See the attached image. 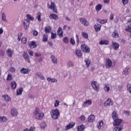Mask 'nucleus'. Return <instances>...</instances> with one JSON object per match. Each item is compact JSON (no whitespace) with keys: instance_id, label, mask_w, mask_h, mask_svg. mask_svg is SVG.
Segmentation results:
<instances>
[{"instance_id":"6e6d98bb","label":"nucleus","mask_w":131,"mask_h":131,"mask_svg":"<svg viewBox=\"0 0 131 131\" xmlns=\"http://www.w3.org/2000/svg\"><path fill=\"white\" fill-rule=\"evenodd\" d=\"M46 126H47V125H46V123H42L40 124L41 128H46Z\"/></svg>"},{"instance_id":"ddd939ff","label":"nucleus","mask_w":131,"mask_h":131,"mask_svg":"<svg viewBox=\"0 0 131 131\" xmlns=\"http://www.w3.org/2000/svg\"><path fill=\"white\" fill-rule=\"evenodd\" d=\"M23 57L26 60V61H27L28 63H30V58H29V56L28 55V53H27V52H24L23 54Z\"/></svg>"},{"instance_id":"5701e85b","label":"nucleus","mask_w":131,"mask_h":131,"mask_svg":"<svg viewBox=\"0 0 131 131\" xmlns=\"http://www.w3.org/2000/svg\"><path fill=\"white\" fill-rule=\"evenodd\" d=\"M57 34L60 37H62L63 36V30L62 28H59L57 31Z\"/></svg>"},{"instance_id":"e2e57ef3","label":"nucleus","mask_w":131,"mask_h":131,"mask_svg":"<svg viewBox=\"0 0 131 131\" xmlns=\"http://www.w3.org/2000/svg\"><path fill=\"white\" fill-rule=\"evenodd\" d=\"M33 35L34 36H37V35H38V32H37V31H36L35 30H34L33 31Z\"/></svg>"},{"instance_id":"0eeeda50","label":"nucleus","mask_w":131,"mask_h":131,"mask_svg":"<svg viewBox=\"0 0 131 131\" xmlns=\"http://www.w3.org/2000/svg\"><path fill=\"white\" fill-rule=\"evenodd\" d=\"M113 105V101L111 98H108L104 102L105 107H108V106H112Z\"/></svg>"},{"instance_id":"13d9d810","label":"nucleus","mask_w":131,"mask_h":131,"mask_svg":"<svg viewBox=\"0 0 131 131\" xmlns=\"http://www.w3.org/2000/svg\"><path fill=\"white\" fill-rule=\"evenodd\" d=\"M0 56H5V50L1 49L0 51Z\"/></svg>"},{"instance_id":"9d476101","label":"nucleus","mask_w":131,"mask_h":131,"mask_svg":"<svg viewBox=\"0 0 131 131\" xmlns=\"http://www.w3.org/2000/svg\"><path fill=\"white\" fill-rule=\"evenodd\" d=\"M29 25H30V21L29 19H25L24 21V27L26 30L29 28Z\"/></svg>"},{"instance_id":"7c9ffc66","label":"nucleus","mask_w":131,"mask_h":131,"mask_svg":"<svg viewBox=\"0 0 131 131\" xmlns=\"http://www.w3.org/2000/svg\"><path fill=\"white\" fill-rule=\"evenodd\" d=\"M47 81L49 82H57V81H58V80L56 79L55 78H48L47 79Z\"/></svg>"},{"instance_id":"09e8293b","label":"nucleus","mask_w":131,"mask_h":131,"mask_svg":"<svg viewBox=\"0 0 131 131\" xmlns=\"http://www.w3.org/2000/svg\"><path fill=\"white\" fill-rule=\"evenodd\" d=\"M1 121H3L4 122H6V121H7V118H6V117H5V116L1 117H0V122Z\"/></svg>"},{"instance_id":"864d4df0","label":"nucleus","mask_w":131,"mask_h":131,"mask_svg":"<svg viewBox=\"0 0 131 131\" xmlns=\"http://www.w3.org/2000/svg\"><path fill=\"white\" fill-rule=\"evenodd\" d=\"M103 126V121H101L99 122L98 125V128H101V127Z\"/></svg>"},{"instance_id":"338daca9","label":"nucleus","mask_w":131,"mask_h":131,"mask_svg":"<svg viewBox=\"0 0 131 131\" xmlns=\"http://www.w3.org/2000/svg\"><path fill=\"white\" fill-rule=\"evenodd\" d=\"M10 70L11 72H15L16 71V69L14 67H11Z\"/></svg>"},{"instance_id":"6e6552de","label":"nucleus","mask_w":131,"mask_h":131,"mask_svg":"<svg viewBox=\"0 0 131 131\" xmlns=\"http://www.w3.org/2000/svg\"><path fill=\"white\" fill-rule=\"evenodd\" d=\"M106 68L109 69L112 67V60L111 59L107 58L106 60V64H105Z\"/></svg>"},{"instance_id":"aec40b11","label":"nucleus","mask_w":131,"mask_h":131,"mask_svg":"<svg viewBox=\"0 0 131 131\" xmlns=\"http://www.w3.org/2000/svg\"><path fill=\"white\" fill-rule=\"evenodd\" d=\"M52 31V27L51 26H47L45 28V33H50Z\"/></svg>"},{"instance_id":"c85d7f7f","label":"nucleus","mask_w":131,"mask_h":131,"mask_svg":"<svg viewBox=\"0 0 131 131\" xmlns=\"http://www.w3.org/2000/svg\"><path fill=\"white\" fill-rule=\"evenodd\" d=\"M11 89L15 90L16 88H17V83L15 81H12L11 83Z\"/></svg>"},{"instance_id":"39448f33","label":"nucleus","mask_w":131,"mask_h":131,"mask_svg":"<svg viewBox=\"0 0 131 131\" xmlns=\"http://www.w3.org/2000/svg\"><path fill=\"white\" fill-rule=\"evenodd\" d=\"M81 50L84 53H90L91 50L90 49V47H89L86 45L83 44L81 46Z\"/></svg>"},{"instance_id":"a19ab883","label":"nucleus","mask_w":131,"mask_h":131,"mask_svg":"<svg viewBox=\"0 0 131 131\" xmlns=\"http://www.w3.org/2000/svg\"><path fill=\"white\" fill-rule=\"evenodd\" d=\"M84 128H85L84 126H83V125H81L78 127L77 130L83 131V129H84Z\"/></svg>"},{"instance_id":"4be33fe9","label":"nucleus","mask_w":131,"mask_h":131,"mask_svg":"<svg viewBox=\"0 0 131 131\" xmlns=\"http://www.w3.org/2000/svg\"><path fill=\"white\" fill-rule=\"evenodd\" d=\"M50 19H53L54 20H58V15L56 14H51L49 16Z\"/></svg>"},{"instance_id":"cd10ccee","label":"nucleus","mask_w":131,"mask_h":131,"mask_svg":"<svg viewBox=\"0 0 131 131\" xmlns=\"http://www.w3.org/2000/svg\"><path fill=\"white\" fill-rule=\"evenodd\" d=\"M112 36L113 37H114V38H117L119 36V35L118 34V32H117V31H114V32L112 34Z\"/></svg>"},{"instance_id":"2eb2a0df","label":"nucleus","mask_w":131,"mask_h":131,"mask_svg":"<svg viewBox=\"0 0 131 131\" xmlns=\"http://www.w3.org/2000/svg\"><path fill=\"white\" fill-rule=\"evenodd\" d=\"M11 113L12 116H17V115H18V111H17V109L13 107L11 111Z\"/></svg>"},{"instance_id":"e433bc0d","label":"nucleus","mask_w":131,"mask_h":131,"mask_svg":"<svg viewBox=\"0 0 131 131\" xmlns=\"http://www.w3.org/2000/svg\"><path fill=\"white\" fill-rule=\"evenodd\" d=\"M84 62L86 63L87 68H89V67H90V65H91V60H90V59H86L84 60Z\"/></svg>"},{"instance_id":"473e14b6","label":"nucleus","mask_w":131,"mask_h":131,"mask_svg":"<svg viewBox=\"0 0 131 131\" xmlns=\"http://www.w3.org/2000/svg\"><path fill=\"white\" fill-rule=\"evenodd\" d=\"M122 128H123V126H117L114 128V131H121Z\"/></svg>"},{"instance_id":"37998d69","label":"nucleus","mask_w":131,"mask_h":131,"mask_svg":"<svg viewBox=\"0 0 131 131\" xmlns=\"http://www.w3.org/2000/svg\"><path fill=\"white\" fill-rule=\"evenodd\" d=\"M104 91L105 92H109V91H110V86H109V84H105Z\"/></svg>"},{"instance_id":"c03bdc74","label":"nucleus","mask_w":131,"mask_h":131,"mask_svg":"<svg viewBox=\"0 0 131 131\" xmlns=\"http://www.w3.org/2000/svg\"><path fill=\"white\" fill-rule=\"evenodd\" d=\"M2 19L3 21H5V22H8V20L6 19V14H5V13H3L2 14Z\"/></svg>"},{"instance_id":"4c0bfd02","label":"nucleus","mask_w":131,"mask_h":131,"mask_svg":"<svg viewBox=\"0 0 131 131\" xmlns=\"http://www.w3.org/2000/svg\"><path fill=\"white\" fill-rule=\"evenodd\" d=\"M98 22H99V23H100V24H104V23H107V19H98L97 20Z\"/></svg>"},{"instance_id":"dca6fc26","label":"nucleus","mask_w":131,"mask_h":131,"mask_svg":"<svg viewBox=\"0 0 131 131\" xmlns=\"http://www.w3.org/2000/svg\"><path fill=\"white\" fill-rule=\"evenodd\" d=\"M20 72L23 74H29L30 71L29 69H26L23 68L20 70Z\"/></svg>"},{"instance_id":"20e7f679","label":"nucleus","mask_w":131,"mask_h":131,"mask_svg":"<svg viewBox=\"0 0 131 131\" xmlns=\"http://www.w3.org/2000/svg\"><path fill=\"white\" fill-rule=\"evenodd\" d=\"M114 126H123L121 123H122V120L120 119H116L114 120Z\"/></svg>"},{"instance_id":"a18cd8bd","label":"nucleus","mask_w":131,"mask_h":131,"mask_svg":"<svg viewBox=\"0 0 131 131\" xmlns=\"http://www.w3.org/2000/svg\"><path fill=\"white\" fill-rule=\"evenodd\" d=\"M37 17L38 21H39V22H40V21H41V18H40V17H41V14L40 13V12L37 13Z\"/></svg>"},{"instance_id":"5fc2aeb1","label":"nucleus","mask_w":131,"mask_h":131,"mask_svg":"<svg viewBox=\"0 0 131 131\" xmlns=\"http://www.w3.org/2000/svg\"><path fill=\"white\" fill-rule=\"evenodd\" d=\"M123 114H125V115L127 116H129V112L128 111H124L123 112Z\"/></svg>"},{"instance_id":"2f4dec72","label":"nucleus","mask_w":131,"mask_h":131,"mask_svg":"<svg viewBox=\"0 0 131 131\" xmlns=\"http://www.w3.org/2000/svg\"><path fill=\"white\" fill-rule=\"evenodd\" d=\"M23 92V88H20L19 89H18L16 91V94L17 96H19L20 95H22V92Z\"/></svg>"},{"instance_id":"49530a36","label":"nucleus","mask_w":131,"mask_h":131,"mask_svg":"<svg viewBox=\"0 0 131 131\" xmlns=\"http://www.w3.org/2000/svg\"><path fill=\"white\" fill-rule=\"evenodd\" d=\"M3 97L4 98L5 100L7 101V102H9L11 99L8 95L3 96Z\"/></svg>"},{"instance_id":"f704fd0d","label":"nucleus","mask_w":131,"mask_h":131,"mask_svg":"<svg viewBox=\"0 0 131 131\" xmlns=\"http://www.w3.org/2000/svg\"><path fill=\"white\" fill-rule=\"evenodd\" d=\"M48 35L47 34H44L43 35L42 41H43V42H47V41H48Z\"/></svg>"},{"instance_id":"79ce46f5","label":"nucleus","mask_w":131,"mask_h":131,"mask_svg":"<svg viewBox=\"0 0 131 131\" xmlns=\"http://www.w3.org/2000/svg\"><path fill=\"white\" fill-rule=\"evenodd\" d=\"M7 80L10 81V80H13V76L12 75L8 74L7 78Z\"/></svg>"},{"instance_id":"423d86ee","label":"nucleus","mask_w":131,"mask_h":131,"mask_svg":"<svg viewBox=\"0 0 131 131\" xmlns=\"http://www.w3.org/2000/svg\"><path fill=\"white\" fill-rule=\"evenodd\" d=\"M48 6L49 7L51 10H53L54 13H57V7L56 6L55 3L51 2V6H50V4H48Z\"/></svg>"},{"instance_id":"bf43d9fd","label":"nucleus","mask_w":131,"mask_h":131,"mask_svg":"<svg viewBox=\"0 0 131 131\" xmlns=\"http://www.w3.org/2000/svg\"><path fill=\"white\" fill-rule=\"evenodd\" d=\"M82 36H83V37H84L85 38H89V35L86 33L83 32Z\"/></svg>"},{"instance_id":"c9c22d12","label":"nucleus","mask_w":131,"mask_h":131,"mask_svg":"<svg viewBox=\"0 0 131 131\" xmlns=\"http://www.w3.org/2000/svg\"><path fill=\"white\" fill-rule=\"evenodd\" d=\"M102 7H103V5L101 4H98L96 7L95 9L96 11H101V9H102Z\"/></svg>"},{"instance_id":"774afa93","label":"nucleus","mask_w":131,"mask_h":131,"mask_svg":"<svg viewBox=\"0 0 131 131\" xmlns=\"http://www.w3.org/2000/svg\"><path fill=\"white\" fill-rule=\"evenodd\" d=\"M35 130V128H34V127H31L29 129V131H34Z\"/></svg>"},{"instance_id":"680f3d73","label":"nucleus","mask_w":131,"mask_h":131,"mask_svg":"<svg viewBox=\"0 0 131 131\" xmlns=\"http://www.w3.org/2000/svg\"><path fill=\"white\" fill-rule=\"evenodd\" d=\"M76 37L77 38V46H78L79 45V37H78V35H76Z\"/></svg>"},{"instance_id":"3c124183","label":"nucleus","mask_w":131,"mask_h":131,"mask_svg":"<svg viewBox=\"0 0 131 131\" xmlns=\"http://www.w3.org/2000/svg\"><path fill=\"white\" fill-rule=\"evenodd\" d=\"M56 36H57V34L56 33H51L52 39H54V38H56Z\"/></svg>"},{"instance_id":"69168bd1","label":"nucleus","mask_w":131,"mask_h":131,"mask_svg":"<svg viewBox=\"0 0 131 131\" xmlns=\"http://www.w3.org/2000/svg\"><path fill=\"white\" fill-rule=\"evenodd\" d=\"M23 34V33H20V34L18 35V40L19 41H20V40H21V37L22 36V35Z\"/></svg>"},{"instance_id":"b1692460","label":"nucleus","mask_w":131,"mask_h":131,"mask_svg":"<svg viewBox=\"0 0 131 131\" xmlns=\"http://www.w3.org/2000/svg\"><path fill=\"white\" fill-rule=\"evenodd\" d=\"M7 54L8 56L10 57V58H12V57H13V51H12L11 49H8V51H7Z\"/></svg>"},{"instance_id":"052dcab7","label":"nucleus","mask_w":131,"mask_h":131,"mask_svg":"<svg viewBox=\"0 0 131 131\" xmlns=\"http://www.w3.org/2000/svg\"><path fill=\"white\" fill-rule=\"evenodd\" d=\"M21 42L23 43H26L27 42V39L26 38H23L21 39Z\"/></svg>"},{"instance_id":"f03ea898","label":"nucleus","mask_w":131,"mask_h":131,"mask_svg":"<svg viewBox=\"0 0 131 131\" xmlns=\"http://www.w3.org/2000/svg\"><path fill=\"white\" fill-rule=\"evenodd\" d=\"M51 115L53 119H58V118H59V116H60L59 110H58V109L52 110L51 112Z\"/></svg>"},{"instance_id":"a878e982","label":"nucleus","mask_w":131,"mask_h":131,"mask_svg":"<svg viewBox=\"0 0 131 131\" xmlns=\"http://www.w3.org/2000/svg\"><path fill=\"white\" fill-rule=\"evenodd\" d=\"M51 58L52 59V61L54 64H57L58 63V59L54 56V55H51Z\"/></svg>"},{"instance_id":"c756f323","label":"nucleus","mask_w":131,"mask_h":131,"mask_svg":"<svg viewBox=\"0 0 131 131\" xmlns=\"http://www.w3.org/2000/svg\"><path fill=\"white\" fill-rule=\"evenodd\" d=\"M128 70H129V68L128 67H126L125 70L123 71V75H127L128 74Z\"/></svg>"},{"instance_id":"ea45409f","label":"nucleus","mask_w":131,"mask_h":131,"mask_svg":"<svg viewBox=\"0 0 131 131\" xmlns=\"http://www.w3.org/2000/svg\"><path fill=\"white\" fill-rule=\"evenodd\" d=\"M68 66L69 67H74V62L71 60H70L68 63Z\"/></svg>"},{"instance_id":"f3484780","label":"nucleus","mask_w":131,"mask_h":131,"mask_svg":"<svg viewBox=\"0 0 131 131\" xmlns=\"http://www.w3.org/2000/svg\"><path fill=\"white\" fill-rule=\"evenodd\" d=\"M75 125V123L73 122H71L69 124L66 126V130H68V129H70V128H72L73 126Z\"/></svg>"},{"instance_id":"412c9836","label":"nucleus","mask_w":131,"mask_h":131,"mask_svg":"<svg viewBox=\"0 0 131 131\" xmlns=\"http://www.w3.org/2000/svg\"><path fill=\"white\" fill-rule=\"evenodd\" d=\"M112 118L114 119V120H115V119H118V115H117V113L115 111H113L112 114Z\"/></svg>"},{"instance_id":"393cba45","label":"nucleus","mask_w":131,"mask_h":131,"mask_svg":"<svg viewBox=\"0 0 131 131\" xmlns=\"http://www.w3.org/2000/svg\"><path fill=\"white\" fill-rule=\"evenodd\" d=\"M75 53L76 56H77V57H82V53H81V51L77 49L75 51Z\"/></svg>"},{"instance_id":"bb28decb","label":"nucleus","mask_w":131,"mask_h":131,"mask_svg":"<svg viewBox=\"0 0 131 131\" xmlns=\"http://www.w3.org/2000/svg\"><path fill=\"white\" fill-rule=\"evenodd\" d=\"M95 120V116L93 115H90L88 118L89 122H93Z\"/></svg>"},{"instance_id":"72a5a7b5","label":"nucleus","mask_w":131,"mask_h":131,"mask_svg":"<svg viewBox=\"0 0 131 131\" xmlns=\"http://www.w3.org/2000/svg\"><path fill=\"white\" fill-rule=\"evenodd\" d=\"M99 45H109V41L107 40H101L99 42Z\"/></svg>"},{"instance_id":"de8ad7c7","label":"nucleus","mask_w":131,"mask_h":131,"mask_svg":"<svg viewBox=\"0 0 131 131\" xmlns=\"http://www.w3.org/2000/svg\"><path fill=\"white\" fill-rule=\"evenodd\" d=\"M37 76H38V78H40L42 80H43L45 79V77L41 74H39L38 73L36 74Z\"/></svg>"},{"instance_id":"f8f14e48","label":"nucleus","mask_w":131,"mask_h":131,"mask_svg":"<svg viewBox=\"0 0 131 131\" xmlns=\"http://www.w3.org/2000/svg\"><path fill=\"white\" fill-rule=\"evenodd\" d=\"M23 57L26 60V61H27L28 63H30V58H29V56L28 55V53H27V52H24L23 54Z\"/></svg>"},{"instance_id":"4468645a","label":"nucleus","mask_w":131,"mask_h":131,"mask_svg":"<svg viewBox=\"0 0 131 131\" xmlns=\"http://www.w3.org/2000/svg\"><path fill=\"white\" fill-rule=\"evenodd\" d=\"M102 26L100 24H96L94 25V29L96 32H99L101 30Z\"/></svg>"},{"instance_id":"4d7b16f0","label":"nucleus","mask_w":131,"mask_h":131,"mask_svg":"<svg viewBox=\"0 0 131 131\" xmlns=\"http://www.w3.org/2000/svg\"><path fill=\"white\" fill-rule=\"evenodd\" d=\"M79 119L81 120V121H84V120H85V117L82 115L79 117Z\"/></svg>"},{"instance_id":"7ed1b4c3","label":"nucleus","mask_w":131,"mask_h":131,"mask_svg":"<svg viewBox=\"0 0 131 131\" xmlns=\"http://www.w3.org/2000/svg\"><path fill=\"white\" fill-rule=\"evenodd\" d=\"M91 85L93 89H94L96 92H99V91H100V85H99V84L97 81H92L91 82Z\"/></svg>"},{"instance_id":"6ab92c4d","label":"nucleus","mask_w":131,"mask_h":131,"mask_svg":"<svg viewBox=\"0 0 131 131\" xmlns=\"http://www.w3.org/2000/svg\"><path fill=\"white\" fill-rule=\"evenodd\" d=\"M92 100L89 99L86 100L85 102H84L83 104H82V107H86V104L88 105H92Z\"/></svg>"},{"instance_id":"58836bf2","label":"nucleus","mask_w":131,"mask_h":131,"mask_svg":"<svg viewBox=\"0 0 131 131\" xmlns=\"http://www.w3.org/2000/svg\"><path fill=\"white\" fill-rule=\"evenodd\" d=\"M26 17L28 20H30V21H33L34 20V18L33 16L29 15V14H27Z\"/></svg>"},{"instance_id":"a211bd4d","label":"nucleus","mask_w":131,"mask_h":131,"mask_svg":"<svg viewBox=\"0 0 131 131\" xmlns=\"http://www.w3.org/2000/svg\"><path fill=\"white\" fill-rule=\"evenodd\" d=\"M112 43H113V48L114 49V50H116L119 49V44H118V43L113 41Z\"/></svg>"},{"instance_id":"f257e3e1","label":"nucleus","mask_w":131,"mask_h":131,"mask_svg":"<svg viewBox=\"0 0 131 131\" xmlns=\"http://www.w3.org/2000/svg\"><path fill=\"white\" fill-rule=\"evenodd\" d=\"M34 114L36 117V119H38L39 120H41L42 119V117L45 116L43 113H39V108H35V112H34Z\"/></svg>"},{"instance_id":"1a4fd4ad","label":"nucleus","mask_w":131,"mask_h":131,"mask_svg":"<svg viewBox=\"0 0 131 131\" xmlns=\"http://www.w3.org/2000/svg\"><path fill=\"white\" fill-rule=\"evenodd\" d=\"M79 21L83 25H84V26H89V23L88 22V20L84 18H80Z\"/></svg>"},{"instance_id":"8fccbe9b","label":"nucleus","mask_w":131,"mask_h":131,"mask_svg":"<svg viewBox=\"0 0 131 131\" xmlns=\"http://www.w3.org/2000/svg\"><path fill=\"white\" fill-rule=\"evenodd\" d=\"M63 42H65V43H68V42H69V39L67 37H66L63 38Z\"/></svg>"},{"instance_id":"603ef678","label":"nucleus","mask_w":131,"mask_h":131,"mask_svg":"<svg viewBox=\"0 0 131 131\" xmlns=\"http://www.w3.org/2000/svg\"><path fill=\"white\" fill-rule=\"evenodd\" d=\"M70 42V43L71 45H73V46L75 45V41L74 40V39H73V38H71Z\"/></svg>"},{"instance_id":"9b49d317","label":"nucleus","mask_w":131,"mask_h":131,"mask_svg":"<svg viewBox=\"0 0 131 131\" xmlns=\"http://www.w3.org/2000/svg\"><path fill=\"white\" fill-rule=\"evenodd\" d=\"M29 47L31 49H34V48H36L37 45L36 44V41H32L31 42H28Z\"/></svg>"},{"instance_id":"0e129e2a","label":"nucleus","mask_w":131,"mask_h":131,"mask_svg":"<svg viewBox=\"0 0 131 131\" xmlns=\"http://www.w3.org/2000/svg\"><path fill=\"white\" fill-rule=\"evenodd\" d=\"M59 100H56L54 104L55 107H58L59 106Z\"/></svg>"}]
</instances>
